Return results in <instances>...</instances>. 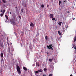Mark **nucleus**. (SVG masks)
I'll return each mask as SVG.
<instances>
[{"label": "nucleus", "instance_id": "nucleus-47", "mask_svg": "<svg viewBox=\"0 0 76 76\" xmlns=\"http://www.w3.org/2000/svg\"><path fill=\"white\" fill-rule=\"evenodd\" d=\"M47 54H48V53H47Z\"/></svg>", "mask_w": 76, "mask_h": 76}, {"label": "nucleus", "instance_id": "nucleus-46", "mask_svg": "<svg viewBox=\"0 0 76 76\" xmlns=\"http://www.w3.org/2000/svg\"><path fill=\"white\" fill-rule=\"evenodd\" d=\"M16 8H17V7H16Z\"/></svg>", "mask_w": 76, "mask_h": 76}, {"label": "nucleus", "instance_id": "nucleus-43", "mask_svg": "<svg viewBox=\"0 0 76 76\" xmlns=\"http://www.w3.org/2000/svg\"><path fill=\"white\" fill-rule=\"evenodd\" d=\"M68 28V27H66V28Z\"/></svg>", "mask_w": 76, "mask_h": 76}, {"label": "nucleus", "instance_id": "nucleus-45", "mask_svg": "<svg viewBox=\"0 0 76 76\" xmlns=\"http://www.w3.org/2000/svg\"><path fill=\"white\" fill-rule=\"evenodd\" d=\"M76 73V72H75V73Z\"/></svg>", "mask_w": 76, "mask_h": 76}, {"label": "nucleus", "instance_id": "nucleus-28", "mask_svg": "<svg viewBox=\"0 0 76 76\" xmlns=\"http://www.w3.org/2000/svg\"><path fill=\"white\" fill-rule=\"evenodd\" d=\"M74 49H75V52H76V46H75L74 48Z\"/></svg>", "mask_w": 76, "mask_h": 76}, {"label": "nucleus", "instance_id": "nucleus-41", "mask_svg": "<svg viewBox=\"0 0 76 76\" xmlns=\"http://www.w3.org/2000/svg\"><path fill=\"white\" fill-rule=\"evenodd\" d=\"M65 1H64V3L65 2Z\"/></svg>", "mask_w": 76, "mask_h": 76}, {"label": "nucleus", "instance_id": "nucleus-17", "mask_svg": "<svg viewBox=\"0 0 76 76\" xmlns=\"http://www.w3.org/2000/svg\"><path fill=\"white\" fill-rule=\"evenodd\" d=\"M49 60L50 61H53V59H49Z\"/></svg>", "mask_w": 76, "mask_h": 76}, {"label": "nucleus", "instance_id": "nucleus-31", "mask_svg": "<svg viewBox=\"0 0 76 76\" xmlns=\"http://www.w3.org/2000/svg\"><path fill=\"white\" fill-rule=\"evenodd\" d=\"M7 42H9V40L8 39V38H7Z\"/></svg>", "mask_w": 76, "mask_h": 76}, {"label": "nucleus", "instance_id": "nucleus-13", "mask_svg": "<svg viewBox=\"0 0 76 76\" xmlns=\"http://www.w3.org/2000/svg\"><path fill=\"white\" fill-rule=\"evenodd\" d=\"M58 32L59 35H61V33H60V31H58Z\"/></svg>", "mask_w": 76, "mask_h": 76}, {"label": "nucleus", "instance_id": "nucleus-18", "mask_svg": "<svg viewBox=\"0 0 76 76\" xmlns=\"http://www.w3.org/2000/svg\"><path fill=\"white\" fill-rule=\"evenodd\" d=\"M76 41V37L75 36V38H74V42H75Z\"/></svg>", "mask_w": 76, "mask_h": 76}, {"label": "nucleus", "instance_id": "nucleus-37", "mask_svg": "<svg viewBox=\"0 0 76 76\" xmlns=\"http://www.w3.org/2000/svg\"><path fill=\"white\" fill-rule=\"evenodd\" d=\"M67 13H70V12L69 11L67 12Z\"/></svg>", "mask_w": 76, "mask_h": 76}, {"label": "nucleus", "instance_id": "nucleus-24", "mask_svg": "<svg viewBox=\"0 0 76 76\" xmlns=\"http://www.w3.org/2000/svg\"><path fill=\"white\" fill-rule=\"evenodd\" d=\"M44 71H46V70H47V69H46V68H44Z\"/></svg>", "mask_w": 76, "mask_h": 76}, {"label": "nucleus", "instance_id": "nucleus-34", "mask_svg": "<svg viewBox=\"0 0 76 76\" xmlns=\"http://www.w3.org/2000/svg\"><path fill=\"white\" fill-rule=\"evenodd\" d=\"M2 10H1V11H0L1 12H2Z\"/></svg>", "mask_w": 76, "mask_h": 76}, {"label": "nucleus", "instance_id": "nucleus-23", "mask_svg": "<svg viewBox=\"0 0 76 76\" xmlns=\"http://www.w3.org/2000/svg\"><path fill=\"white\" fill-rule=\"evenodd\" d=\"M52 20H56V18H53L52 19Z\"/></svg>", "mask_w": 76, "mask_h": 76}, {"label": "nucleus", "instance_id": "nucleus-5", "mask_svg": "<svg viewBox=\"0 0 76 76\" xmlns=\"http://www.w3.org/2000/svg\"><path fill=\"white\" fill-rule=\"evenodd\" d=\"M30 26H32V27H34V24L32 23H31L30 24Z\"/></svg>", "mask_w": 76, "mask_h": 76}, {"label": "nucleus", "instance_id": "nucleus-4", "mask_svg": "<svg viewBox=\"0 0 76 76\" xmlns=\"http://www.w3.org/2000/svg\"><path fill=\"white\" fill-rule=\"evenodd\" d=\"M49 16L50 18H54V15L53 14H51Z\"/></svg>", "mask_w": 76, "mask_h": 76}, {"label": "nucleus", "instance_id": "nucleus-38", "mask_svg": "<svg viewBox=\"0 0 76 76\" xmlns=\"http://www.w3.org/2000/svg\"><path fill=\"white\" fill-rule=\"evenodd\" d=\"M49 7V5H48L47 6V7Z\"/></svg>", "mask_w": 76, "mask_h": 76}, {"label": "nucleus", "instance_id": "nucleus-29", "mask_svg": "<svg viewBox=\"0 0 76 76\" xmlns=\"http://www.w3.org/2000/svg\"><path fill=\"white\" fill-rule=\"evenodd\" d=\"M49 76H52V74H50L49 75Z\"/></svg>", "mask_w": 76, "mask_h": 76}, {"label": "nucleus", "instance_id": "nucleus-16", "mask_svg": "<svg viewBox=\"0 0 76 76\" xmlns=\"http://www.w3.org/2000/svg\"><path fill=\"white\" fill-rule=\"evenodd\" d=\"M34 73L37 74L38 73H39V72H38V71H36L34 72Z\"/></svg>", "mask_w": 76, "mask_h": 76}, {"label": "nucleus", "instance_id": "nucleus-30", "mask_svg": "<svg viewBox=\"0 0 76 76\" xmlns=\"http://www.w3.org/2000/svg\"><path fill=\"white\" fill-rule=\"evenodd\" d=\"M24 6L25 7H26V4H25Z\"/></svg>", "mask_w": 76, "mask_h": 76}, {"label": "nucleus", "instance_id": "nucleus-48", "mask_svg": "<svg viewBox=\"0 0 76 76\" xmlns=\"http://www.w3.org/2000/svg\"><path fill=\"white\" fill-rule=\"evenodd\" d=\"M69 0H68L69 1Z\"/></svg>", "mask_w": 76, "mask_h": 76}, {"label": "nucleus", "instance_id": "nucleus-3", "mask_svg": "<svg viewBox=\"0 0 76 76\" xmlns=\"http://www.w3.org/2000/svg\"><path fill=\"white\" fill-rule=\"evenodd\" d=\"M47 47L48 49H50L51 48H53V45L51 44V45H50L49 46L48 45L47 46Z\"/></svg>", "mask_w": 76, "mask_h": 76}, {"label": "nucleus", "instance_id": "nucleus-39", "mask_svg": "<svg viewBox=\"0 0 76 76\" xmlns=\"http://www.w3.org/2000/svg\"><path fill=\"white\" fill-rule=\"evenodd\" d=\"M10 14H12V13L11 12H10Z\"/></svg>", "mask_w": 76, "mask_h": 76}, {"label": "nucleus", "instance_id": "nucleus-35", "mask_svg": "<svg viewBox=\"0 0 76 76\" xmlns=\"http://www.w3.org/2000/svg\"><path fill=\"white\" fill-rule=\"evenodd\" d=\"M51 50H53V48H50Z\"/></svg>", "mask_w": 76, "mask_h": 76}, {"label": "nucleus", "instance_id": "nucleus-6", "mask_svg": "<svg viewBox=\"0 0 76 76\" xmlns=\"http://www.w3.org/2000/svg\"><path fill=\"white\" fill-rule=\"evenodd\" d=\"M8 51L9 53H10V47L8 48Z\"/></svg>", "mask_w": 76, "mask_h": 76}, {"label": "nucleus", "instance_id": "nucleus-21", "mask_svg": "<svg viewBox=\"0 0 76 76\" xmlns=\"http://www.w3.org/2000/svg\"><path fill=\"white\" fill-rule=\"evenodd\" d=\"M2 1L3 3H5L6 2V1H5L4 0H2Z\"/></svg>", "mask_w": 76, "mask_h": 76}, {"label": "nucleus", "instance_id": "nucleus-49", "mask_svg": "<svg viewBox=\"0 0 76 76\" xmlns=\"http://www.w3.org/2000/svg\"><path fill=\"white\" fill-rule=\"evenodd\" d=\"M52 1H53V0H51Z\"/></svg>", "mask_w": 76, "mask_h": 76}, {"label": "nucleus", "instance_id": "nucleus-8", "mask_svg": "<svg viewBox=\"0 0 76 76\" xmlns=\"http://www.w3.org/2000/svg\"><path fill=\"white\" fill-rule=\"evenodd\" d=\"M23 69L24 70H25V71H27V68H26V67H23Z\"/></svg>", "mask_w": 76, "mask_h": 76}, {"label": "nucleus", "instance_id": "nucleus-19", "mask_svg": "<svg viewBox=\"0 0 76 76\" xmlns=\"http://www.w3.org/2000/svg\"><path fill=\"white\" fill-rule=\"evenodd\" d=\"M6 11V10H4L2 11V13H3L4 14V12H5Z\"/></svg>", "mask_w": 76, "mask_h": 76}, {"label": "nucleus", "instance_id": "nucleus-20", "mask_svg": "<svg viewBox=\"0 0 76 76\" xmlns=\"http://www.w3.org/2000/svg\"><path fill=\"white\" fill-rule=\"evenodd\" d=\"M60 4H61V1L60 0L59 1V5H60Z\"/></svg>", "mask_w": 76, "mask_h": 76}, {"label": "nucleus", "instance_id": "nucleus-36", "mask_svg": "<svg viewBox=\"0 0 76 76\" xmlns=\"http://www.w3.org/2000/svg\"><path fill=\"white\" fill-rule=\"evenodd\" d=\"M42 76H46V75H43Z\"/></svg>", "mask_w": 76, "mask_h": 76}, {"label": "nucleus", "instance_id": "nucleus-15", "mask_svg": "<svg viewBox=\"0 0 76 76\" xmlns=\"http://www.w3.org/2000/svg\"><path fill=\"white\" fill-rule=\"evenodd\" d=\"M1 57H3V53H1Z\"/></svg>", "mask_w": 76, "mask_h": 76}, {"label": "nucleus", "instance_id": "nucleus-27", "mask_svg": "<svg viewBox=\"0 0 76 76\" xmlns=\"http://www.w3.org/2000/svg\"><path fill=\"white\" fill-rule=\"evenodd\" d=\"M10 47V46H9V43H8V48Z\"/></svg>", "mask_w": 76, "mask_h": 76}, {"label": "nucleus", "instance_id": "nucleus-12", "mask_svg": "<svg viewBox=\"0 0 76 76\" xmlns=\"http://www.w3.org/2000/svg\"><path fill=\"white\" fill-rule=\"evenodd\" d=\"M4 15V14H3V13H2L1 14H0V16L1 17H2V16H3Z\"/></svg>", "mask_w": 76, "mask_h": 76}, {"label": "nucleus", "instance_id": "nucleus-44", "mask_svg": "<svg viewBox=\"0 0 76 76\" xmlns=\"http://www.w3.org/2000/svg\"><path fill=\"white\" fill-rule=\"evenodd\" d=\"M63 28V30L64 29V28Z\"/></svg>", "mask_w": 76, "mask_h": 76}, {"label": "nucleus", "instance_id": "nucleus-9", "mask_svg": "<svg viewBox=\"0 0 76 76\" xmlns=\"http://www.w3.org/2000/svg\"><path fill=\"white\" fill-rule=\"evenodd\" d=\"M45 39L46 41H47V40H48V36H45Z\"/></svg>", "mask_w": 76, "mask_h": 76}, {"label": "nucleus", "instance_id": "nucleus-22", "mask_svg": "<svg viewBox=\"0 0 76 76\" xmlns=\"http://www.w3.org/2000/svg\"><path fill=\"white\" fill-rule=\"evenodd\" d=\"M41 7H42L43 8H44V5L42 4L41 5Z\"/></svg>", "mask_w": 76, "mask_h": 76}, {"label": "nucleus", "instance_id": "nucleus-10", "mask_svg": "<svg viewBox=\"0 0 76 76\" xmlns=\"http://www.w3.org/2000/svg\"><path fill=\"white\" fill-rule=\"evenodd\" d=\"M5 16L6 18V19H7L8 20H9V18H8V17L7 16V15H5Z\"/></svg>", "mask_w": 76, "mask_h": 76}, {"label": "nucleus", "instance_id": "nucleus-26", "mask_svg": "<svg viewBox=\"0 0 76 76\" xmlns=\"http://www.w3.org/2000/svg\"><path fill=\"white\" fill-rule=\"evenodd\" d=\"M19 19H21V16H19Z\"/></svg>", "mask_w": 76, "mask_h": 76}, {"label": "nucleus", "instance_id": "nucleus-1", "mask_svg": "<svg viewBox=\"0 0 76 76\" xmlns=\"http://www.w3.org/2000/svg\"><path fill=\"white\" fill-rule=\"evenodd\" d=\"M16 69L17 70V71L18 73V74H20L21 73V71H20V67L19 66V65H18V64H17L16 65Z\"/></svg>", "mask_w": 76, "mask_h": 76}, {"label": "nucleus", "instance_id": "nucleus-11", "mask_svg": "<svg viewBox=\"0 0 76 76\" xmlns=\"http://www.w3.org/2000/svg\"><path fill=\"white\" fill-rule=\"evenodd\" d=\"M62 23V22H59L58 23V25H60V26H61V25Z\"/></svg>", "mask_w": 76, "mask_h": 76}, {"label": "nucleus", "instance_id": "nucleus-32", "mask_svg": "<svg viewBox=\"0 0 76 76\" xmlns=\"http://www.w3.org/2000/svg\"><path fill=\"white\" fill-rule=\"evenodd\" d=\"M10 53V54H11V56H12L13 55V54H12V53Z\"/></svg>", "mask_w": 76, "mask_h": 76}, {"label": "nucleus", "instance_id": "nucleus-2", "mask_svg": "<svg viewBox=\"0 0 76 76\" xmlns=\"http://www.w3.org/2000/svg\"><path fill=\"white\" fill-rule=\"evenodd\" d=\"M16 20V19L15 18H11V19H10V22H11L12 24H13V25H15V21Z\"/></svg>", "mask_w": 76, "mask_h": 76}, {"label": "nucleus", "instance_id": "nucleus-40", "mask_svg": "<svg viewBox=\"0 0 76 76\" xmlns=\"http://www.w3.org/2000/svg\"><path fill=\"white\" fill-rule=\"evenodd\" d=\"M72 19L73 20H74L75 19V18H73Z\"/></svg>", "mask_w": 76, "mask_h": 76}, {"label": "nucleus", "instance_id": "nucleus-25", "mask_svg": "<svg viewBox=\"0 0 76 76\" xmlns=\"http://www.w3.org/2000/svg\"><path fill=\"white\" fill-rule=\"evenodd\" d=\"M23 12V9L22 8L21 9V13H22Z\"/></svg>", "mask_w": 76, "mask_h": 76}, {"label": "nucleus", "instance_id": "nucleus-7", "mask_svg": "<svg viewBox=\"0 0 76 76\" xmlns=\"http://www.w3.org/2000/svg\"><path fill=\"white\" fill-rule=\"evenodd\" d=\"M38 71L39 72H42L43 71H42V70L41 69L38 70Z\"/></svg>", "mask_w": 76, "mask_h": 76}, {"label": "nucleus", "instance_id": "nucleus-33", "mask_svg": "<svg viewBox=\"0 0 76 76\" xmlns=\"http://www.w3.org/2000/svg\"><path fill=\"white\" fill-rule=\"evenodd\" d=\"M29 48H30V49H32V48H31V47H30V46L29 47Z\"/></svg>", "mask_w": 76, "mask_h": 76}, {"label": "nucleus", "instance_id": "nucleus-14", "mask_svg": "<svg viewBox=\"0 0 76 76\" xmlns=\"http://www.w3.org/2000/svg\"><path fill=\"white\" fill-rule=\"evenodd\" d=\"M36 66L39 67V64L38 63L37 64V63H36Z\"/></svg>", "mask_w": 76, "mask_h": 76}, {"label": "nucleus", "instance_id": "nucleus-42", "mask_svg": "<svg viewBox=\"0 0 76 76\" xmlns=\"http://www.w3.org/2000/svg\"><path fill=\"white\" fill-rule=\"evenodd\" d=\"M73 47H74V46H73L72 48H73Z\"/></svg>", "mask_w": 76, "mask_h": 76}]
</instances>
